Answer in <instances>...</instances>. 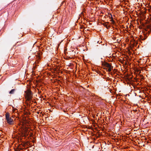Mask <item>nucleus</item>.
Masks as SVG:
<instances>
[{
    "label": "nucleus",
    "instance_id": "obj_1",
    "mask_svg": "<svg viewBox=\"0 0 151 151\" xmlns=\"http://www.w3.org/2000/svg\"><path fill=\"white\" fill-rule=\"evenodd\" d=\"M139 11V14L142 15L144 17V18H145V16L144 15V14L146 13V10L145 11H144V10H138ZM135 12H136L137 14V13H138V12H137V11H135Z\"/></svg>",
    "mask_w": 151,
    "mask_h": 151
},
{
    "label": "nucleus",
    "instance_id": "obj_2",
    "mask_svg": "<svg viewBox=\"0 0 151 151\" xmlns=\"http://www.w3.org/2000/svg\"><path fill=\"white\" fill-rule=\"evenodd\" d=\"M27 99V101H28L30 103L31 101V99L32 98V96H27L26 97Z\"/></svg>",
    "mask_w": 151,
    "mask_h": 151
},
{
    "label": "nucleus",
    "instance_id": "obj_3",
    "mask_svg": "<svg viewBox=\"0 0 151 151\" xmlns=\"http://www.w3.org/2000/svg\"><path fill=\"white\" fill-rule=\"evenodd\" d=\"M27 99V101H28L30 103L31 101V99L32 98V96H27L26 97Z\"/></svg>",
    "mask_w": 151,
    "mask_h": 151
},
{
    "label": "nucleus",
    "instance_id": "obj_4",
    "mask_svg": "<svg viewBox=\"0 0 151 151\" xmlns=\"http://www.w3.org/2000/svg\"><path fill=\"white\" fill-rule=\"evenodd\" d=\"M7 123L10 124H12V122L13 121V119L11 118H10L8 120H6Z\"/></svg>",
    "mask_w": 151,
    "mask_h": 151
},
{
    "label": "nucleus",
    "instance_id": "obj_5",
    "mask_svg": "<svg viewBox=\"0 0 151 151\" xmlns=\"http://www.w3.org/2000/svg\"><path fill=\"white\" fill-rule=\"evenodd\" d=\"M32 92L29 90H28L27 93V96H32Z\"/></svg>",
    "mask_w": 151,
    "mask_h": 151
},
{
    "label": "nucleus",
    "instance_id": "obj_6",
    "mask_svg": "<svg viewBox=\"0 0 151 151\" xmlns=\"http://www.w3.org/2000/svg\"><path fill=\"white\" fill-rule=\"evenodd\" d=\"M102 23V24H103V25H104V26L106 28H107L108 29H109V26H108V24H106V23H108H108H109L108 22H105V23Z\"/></svg>",
    "mask_w": 151,
    "mask_h": 151
},
{
    "label": "nucleus",
    "instance_id": "obj_7",
    "mask_svg": "<svg viewBox=\"0 0 151 151\" xmlns=\"http://www.w3.org/2000/svg\"><path fill=\"white\" fill-rule=\"evenodd\" d=\"M5 116H6V120H8V119H9V118H10L9 114L8 112H7L6 113V115H5Z\"/></svg>",
    "mask_w": 151,
    "mask_h": 151
},
{
    "label": "nucleus",
    "instance_id": "obj_8",
    "mask_svg": "<svg viewBox=\"0 0 151 151\" xmlns=\"http://www.w3.org/2000/svg\"><path fill=\"white\" fill-rule=\"evenodd\" d=\"M105 65L106 66V67L108 68H109V67H110L111 66V65L109 64V63H105Z\"/></svg>",
    "mask_w": 151,
    "mask_h": 151
},
{
    "label": "nucleus",
    "instance_id": "obj_9",
    "mask_svg": "<svg viewBox=\"0 0 151 151\" xmlns=\"http://www.w3.org/2000/svg\"><path fill=\"white\" fill-rule=\"evenodd\" d=\"M15 89H12L10 92L9 93L11 94H13L14 93V92L15 91Z\"/></svg>",
    "mask_w": 151,
    "mask_h": 151
},
{
    "label": "nucleus",
    "instance_id": "obj_10",
    "mask_svg": "<svg viewBox=\"0 0 151 151\" xmlns=\"http://www.w3.org/2000/svg\"><path fill=\"white\" fill-rule=\"evenodd\" d=\"M108 68H109L108 69V71L109 72H110L111 71V69H113V67L111 66L110 67H109Z\"/></svg>",
    "mask_w": 151,
    "mask_h": 151
},
{
    "label": "nucleus",
    "instance_id": "obj_11",
    "mask_svg": "<svg viewBox=\"0 0 151 151\" xmlns=\"http://www.w3.org/2000/svg\"><path fill=\"white\" fill-rule=\"evenodd\" d=\"M111 22H112V23H113V24H114V20H113V18H111Z\"/></svg>",
    "mask_w": 151,
    "mask_h": 151
},
{
    "label": "nucleus",
    "instance_id": "obj_12",
    "mask_svg": "<svg viewBox=\"0 0 151 151\" xmlns=\"http://www.w3.org/2000/svg\"><path fill=\"white\" fill-rule=\"evenodd\" d=\"M109 17L110 18H113L112 17V15L111 14H110V15L109 16Z\"/></svg>",
    "mask_w": 151,
    "mask_h": 151
},
{
    "label": "nucleus",
    "instance_id": "obj_13",
    "mask_svg": "<svg viewBox=\"0 0 151 151\" xmlns=\"http://www.w3.org/2000/svg\"><path fill=\"white\" fill-rule=\"evenodd\" d=\"M83 12H82L81 13V16H82V15H83Z\"/></svg>",
    "mask_w": 151,
    "mask_h": 151
},
{
    "label": "nucleus",
    "instance_id": "obj_14",
    "mask_svg": "<svg viewBox=\"0 0 151 151\" xmlns=\"http://www.w3.org/2000/svg\"><path fill=\"white\" fill-rule=\"evenodd\" d=\"M123 13L124 14H126V13L125 12H124V11H123Z\"/></svg>",
    "mask_w": 151,
    "mask_h": 151
},
{
    "label": "nucleus",
    "instance_id": "obj_15",
    "mask_svg": "<svg viewBox=\"0 0 151 151\" xmlns=\"http://www.w3.org/2000/svg\"><path fill=\"white\" fill-rule=\"evenodd\" d=\"M145 38H143V39H142V40H145Z\"/></svg>",
    "mask_w": 151,
    "mask_h": 151
},
{
    "label": "nucleus",
    "instance_id": "obj_16",
    "mask_svg": "<svg viewBox=\"0 0 151 151\" xmlns=\"http://www.w3.org/2000/svg\"><path fill=\"white\" fill-rule=\"evenodd\" d=\"M137 110H135V112H137Z\"/></svg>",
    "mask_w": 151,
    "mask_h": 151
},
{
    "label": "nucleus",
    "instance_id": "obj_17",
    "mask_svg": "<svg viewBox=\"0 0 151 151\" xmlns=\"http://www.w3.org/2000/svg\"><path fill=\"white\" fill-rule=\"evenodd\" d=\"M20 150H23V148H21Z\"/></svg>",
    "mask_w": 151,
    "mask_h": 151
},
{
    "label": "nucleus",
    "instance_id": "obj_18",
    "mask_svg": "<svg viewBox=\"0 0 151 151\" xmlns=\"http://www.w3.org/2000/svg\"><path fill=\"white\" fill-rule=\"evenodd\" d=\"M37 114H39V112H37Z\"/></svg>",
    "mask_w": 151,
    "mask_h": 151
},
{
    "label": "nucleus",
    "instance_id": "obj_19",
    "mask_svg": "<svg viewBox=\"0 0 151 151\" xmlns=\"http://www.w3.org/2000/svg\"><path fill=\"white\" fill-rule=\"evenodd\" d=\"M63 3H64V2H62L61 4H63Z\"/></svg>",
    "mask_w": 151,
    "mask_h": 151
},
{
    "label": "nucleus",
    "instance_id": "obj_20",
    "mask_svg": "<svg viewBox=\"0 0 151 151\" xmlns=\"http://www.w3.org/2000/svg\"><path fill=\"white\" fill-rule=\"evenodd\" d=\"M27 105H28V103H27Z\"/></svg>",
    "mask_w": 151,
    "mask_h": 151
},
{
    "label": "nucleus",
    "instance_id": "obj_21",
    "mask_svg": "<svg viewBox=\"0 0 151 151\" xmlns=\"http://www.w3.org/2000/svg\"><path fill=\"white\" fill-rule=\"evenodd\" d=\"M32 101L33 102L34 101Z\"/></svg>",
    "mask_w": 151,
    "mask_h": 151
},
{
    "label": "nucleus",
    "instance_id": "obj_22",
    "mask_svg": "<svg viewBox=\"0 0 151 151\" xmlns=\"http://www.w3.org/2000/svg\"><path fill=\"white\" fill-rule=\"evenodd\" d=\"M32 101L33 102L34 101Z\"/></svg>",
    "mask_w": 151,
    "mask_h": 151
},
{
    "label": "nucleus",
    "instance_id": "obj_23",
    "mask_svg": "<svg viewBox=\"0 0 151 151\" xmlns=\"http://www.w3.org/2000/svg\"><path fill=\"white\" fill-rule=\"evenodd\" d=\"M40 113H41V114L42 113V112H41Z\"/></svg>",
    "mask_w": 151,
    "mask_h": 151
}]
</instances>
